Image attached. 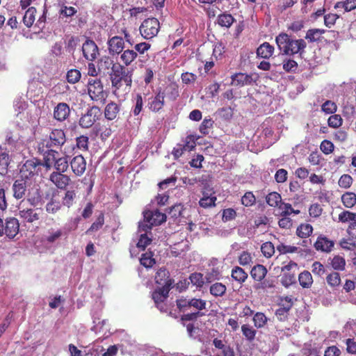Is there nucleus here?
Masks as SVG:
<instances>
[{"instance_id":"51","label":"nucleus","mask_w":356,"mask_h":356,"mask_svg":"<svg viewBox=\"0 0 356 356\" xmlns=\"http://www.w3.org/2000/svg\"><path fill=\"white\" fill-rule=\"evenodd\" d=\"M104 223V214L101 213L96 220L92 224L90 227L86 231V234H90L92 232H96L99 230Z\"/></svg>"},{"instance_id":"64","label":"nucleus","mask_w":356,"mask_h":356,"mask_svg":"<svg viewBox=\"0 0 356 356\" xmlns=\"http://www.w3.org/2000/svg\"><path fill=\"white\" fill-rule=\"evenodd\" d=\"M352 177L347 174L343 175L338 181L339 186L343 188H348L352 185Z\"/></svg>"},{"instance_id":"57","label":"nucleus","mask_w":356,"mask_h":356,"mask_svg":"<svg viewBox=\"0 0 356 356\" xmlns=\"http://www.w3.org/2000/svg\"><path fill=\"white\" fill-rule=\"evenodd\" d=\"M213 120L211 118H204L201 123L199 130L201 134L207 135L209 134V130L213 127Z\"/></svg>"},{"instance_id":"12","label":"nucleus","mask_w":356,"mask_h":356,"mask_svg":"<svg viewBox=\"0 0 356 356\" xmlns=\"http://www.w3.org/2000/svg\"><path fill=\"white\" fill-rule=\"evenodd\" d=\"M82 51L84 58L90 61L94 60L99 54V49L92 40H86L83 44Z\"/></svg>"},{"instance_id":"60","label":"nucleus","mask_w":356,"mask_h":356,"mask_svg":"<svg viewBox=\"0 0 356 356\" xmlns=\"http://www.w3.org/2000/svg\"><path fill=\"white\" fill-rule=\"evenodd\" d=\"M76 147L82 151H87L88 149L89 139L88 136H80L76 138Z\"/></svg>"},{"instance_id":"30","label":"nucleus","mask_w":356,"mask_h":356,"mask_svg":"<svg viewBox=\"0 0 356 356\" xmlns=\"http://www.w3.org/2000/svg\"><path fill=\"white\" fill-rule=\"evenodd\" d=\"M68 166L69 165L67 157H58L54 165H52V168L55 170L53 172L64 173L67 171Z\"/></svg>"},{"instance_id":"48","label":"nucleus","mask_w":356,"mask_h":356,"mask_svg":"<svg viewBox=\"0 0 356 356\" xmlns=\"http://www.w3.org/2000/svg\"><path fill=\"white\" fill-rule=\"evenodd\" d=\"M140 261L141 265L146 268H150L155 264V260L152 258V252L143 254Z\"/></svg>"},{"instance_id":"42","label":"nucleus","mask_w":356,"mask_h":356,"mask_svg":"<svg viewBox=\"0 0 356 356\" xmlns=\"http://www.w3.org/2000/svg\"><path fill=\"white\" fill-rule=\"evenodd\" d=\"M226 289L225 285L220 282H216L210 286V293L216 297L222 296L226 292Z\"/></svg>"},{"instance_id":"61","label":"nucleus","mask_w":356,"mask_h":356,"mask_svg":"<svg viewBox=\"0 0 356 356\" xmlns=\"http://www.w3.org/2000/svg\"><path fill=\"white\" fill-rule=\"evenodd\" d=\"M339 220L342 222H346L348 221L352 222L353 220H356V213L349 211H344L339 213Z\"/></svg>"},{"instance_id":"3","label":"nucleus","mask_w":356,"mask_h":356,"mask_svg":"<svg viewBox=\"0 0 356 356\" xmlns=\"http://www.w3.org/2000/svg\"><path fill=\"white\" fill-rule=\"evenodd\" d=\"M87 86L88 93L92 100L101 103L104 102L106 95L100 79H90Z\"/></svg>"},{"instance_id":"35","label":"nucleus","mask_w":356,"mask_h":356,"mask_svg":"<svg viewBox=\"0 0 356 356\" xmlns=\"http://www.w3.org/2000/svg\"><path fill=\"white\" fill-rule=\"evenodd\" d=\"M298 280L300 286L303 288H309L313 283L312 276L311 273L307 270L300 273Z\"/></svg>"},{"instance_id":"47","label":"nucleus","mask_w":356,"mask_h":356,"mask_svg":"<svg viewBox=\"0 0 356 356\" xmlns=\"http://www.w3.org/2000/svg\"><path fill=\"white\" fill-rule=\"evenodd\" d=\"M326 280L327 284L332 287L338 286L341 284V277L339 273L334 272L329 274Z\"/></svg>"},{"instance_id":"40","label":"nucleus","mask_w":356,"mask_h":356,"mask_svg":"<svg viewBox=\"0 0 356 356\" xmlns=\"http://www.w3.org/2000/svg\"><path fill=\"white\" fill-rule=\"evenodd\" d=\"M313 231V227L310 224H301L296 230L297 235L300 238L309 236Z\"/></svg>"},{"instance_id":"45","label":"nucleus","mask_w":356,"mask_h":356,"mask_svg":"<svg viewBox=\"0 0 356 356\" xmlns=\"http://www.w3.org/2000/svg\"><path fill=\"white\" fill-rule=\"evenodd\" d=\"M116 63H114L113 59L109 56H103L99 61V69H102L104 70L111 69L113 70V67L115 66Z\"/></svg>"},{"instance_id":"38","label":"nucleus","mask_w":356,"mask_h":356,"mask_svg":"<svg viewBox=\"0 0 356 356\" xmlns=\"http://www.w3.org/2000/svg\"><path fill=\"white\" fill-rule=\"evenodd\" d=\"M266 201L270 207H279L282 203V197L278 193L272 192L266 195Z\"/></svg>"},{"instance_id":"22","label":"nucleus","mask_w":356,"mask_h":356,"mask_svg":"<svg viewBox=\"0 0 356 356\" xmlns=\"http://www.w3.org/2000/svg\"><path fill=\"white\" fill-rule=\"evenodd\" d=\"M26 197V201L33 207H38L41 203L42 195L40 190L37 188H29Z\"/></svg>"},{"instance_id":"55","label":"nucleus","mask_w":356,"mask_h":356,"mask_svg":"<svg viewBox=\"0 0 356 356\" xmlns=\"http://www.w3.org/2000/svg\"><path fill=\"white\" fill-rule=\"evenodd\" d=\"M194 146L189 145L188 143L186 144L185 145H177L175 147H174L172 154L175 158L180 157L184 151H190Z\"/></svg>"},{"instance_id":"56","label":"nucleus","mask_w":356,"mask_h":356,"mask_svg":"<svg viewBox=\"0 0 356 356\" xmlns=\"http://www.w3.org/2000/svg\"><path fill=\"white\" fill-rule=\"evenodd\" d=\"M256 202V198L252 192H246L241 197V203L245 207L252 206Z\"/></svg>"},{"instance_id":"10","label":"nucleus","mask_w":356,"mask_h":356,"mask_svg":"<svg viewBox=\"0 0 356 356\" xmlns=\"http://www.w3.org/2000/svg\"><path fill=\"white\" fill-rule=\"evenodd\" d=\"M106 44L108 54L112 56L120 55L125 47L123 38L118 35L109 38Z\"/></svg>"},{"instance_id":"41","label":"nucleus","mask_w":356,"mask_h":356,"mask_svg":"<svg viewBox=\"0 0 356 356\" xmlns=\"http://www.w3.org/2000/svg\"><path fill=\"white\" fill-rule=\"evenodd\" d=\"M330 264L336 270H343L346 266V260L343 257L336 255L331 259Z\"/></svg>"},{"instance_id":"49","label":"nucleus","mask_w":356,"mask_h":356,"mask_svg":"<svg viewBox=\"0 0 356 356\" xmlns=\"http://www.w3.org/2000/svg\"><path fill=\"white\" fill-rule=\"evenodd\" d=\"M188 304L190 307H193L200 312L206 308L207 302L200 298H191Z\"/></svg>"},{"instance_id":"5","label":"nucleus","mask_w":356,"mask_h":356,"mask_svg":"<svg viewBox=\"0 0 356 356\" xmlns=\"http://www.w3.org/2000/svg\"><path fill=\"white\" fill-rule=\"evenodd\" d=\"M159 29V22L154 17L145 19L139 28L141 35L147 40L152 39L156 36Z\"/></svg>"},{"instance_id":"18","label":"nucleus","mask_w":356,"mask_h":356,"mask_svg":"<svg viewBox=\"0 0 356 356\" xmlns=\"http://www.w3.org/2000/svg\"><path fill=\"white\" fill-rule=\"evenodd\" d=\"M27 181L23 179H18L13 184L12 190L15 199H22L26 195Z\"/></svg>"},{"instance_id":"46","label":"nucleus","mask_w":356,"mask_h":356,"mask_svg":"<svg viewBox=\"0 0 356 356\" xmlns=\"http://www.w3.org/2000/svg\"><path fill=\"white\" fill-rule=\"evenodd\" d=\"M95 129H96L97 134H99L102 139L108 138L112 134L111 129L106 125H100L98 124L95 125Z\"/></svg>"},{"instance_id":"29","label":"nucleus","mask_w":356,"mask_h":356,"mask_svg":"<svg viewBox=\"0 0 356 356\" xmlns=\"http://www.w3.org/2000/svg\"><path fill=\"white\" fill-rule=\"evenodd\" d=\"M137 56L138 54L134 49L123 50L120 54V59L126 66L131 65Z\"/></svg>"},{"instance_id":"16","label":"nucleus","mask_w":356,"mask_h":356,"mask_svg":"<svg viewBox=\"0 0 356 356\" xmlns=\"http://www.w3.org/2000/svg\"><path fill=\"white\" fill-rule=\"evenodd\" d=\"M155 282L160 287L171 289L173 282L169 277V272L165 268H161L155 275Z\"/></svg>"},{"instance_id":"32","label":"nucleus","mask_w":356,"mask_h":356,"mask_svg":"<svg viewBox=\"0 0 356 356\" xmlns=\"http://www.w3.org/2000/svg\"><path fill=\"white\" fill-rule=\"evenodd\" d=\"M232 277L239 283L244 282L248 278V273L238 266H236L232 270Z\"/></svg>"},{"instance_id":"27","label":"nucleus","mask_w":356,"mask_h":356,"mask_svg":"<svg viewBox=\"0 0 356 356\" xmlns=\"http://www.w3.org/2000/svg\"><path fill=\"white\" fill-rule=\"evenodd\" d=\"M274 47L268 42H264L261 44L257 50L258 56L263 58H269L273 54Z\"/></svg>"},{"instance_id":"11","label":"nucleus","mask_w":356,"mask_h":356,"mask_svg":"<svg viewBox=\"0 0 356 356\" xmlns=\"http://www.w3.org/2000/svg\"><path fill=\"white\" fill-rule=\"evenodd\" d=\"M65 235L66 232L61 228H51L43 236L42 242L47 245H53Z\"/></svg>"},{"instance_id":"63","label":"nucleus","mask_w":356,"mask_h":356,"mask_svg":"<svg viewBox=\"0 0 356 356\" xmlns=\"http://www.w3.org/2000/svg\"><path fill=\"white\" fill-rule=\"evenodd\" d=\"M321 109L327 114L334 113L337 111V105L334 102L327 100L323 104Z\"/></svg>"},{"instance_id":"13","label":"nucleus","mask_w":356,"mask_h":356,"mask_svg":"<svg viewBox=\"0 0 356 356\" xmlns=\"http://www.w3.org/2000/svg\"><path fill=\"white\" fill-rule=\"evenodd\" d=\"M70 165L73 173L77 177L83 175L86 169V161L82 155L73 157Z\"/></svg>"},{"instance_id":"54","label":"nucleus","mask_w":356,"mask_h":356,"mask_svg":"<svg viewBox=\"0 0 356 356\" xmlns=\"http://www.w3.org/2000/svg\"><path fill=\"white\" fill-rule=\"evenodd\" d=\"M241 331L245 337L250 341H252L256 335V330L248 325H243Z\"/></svg>"},{"instance_id":"8","label":"nucleus","mask_w":356,"mask_h":356,"mask_svg":"<svg viewBox=\"0 0 356 356\" xmlns=\"http://www.w3.org/2000/svg\"><path fill=\"white\" fill-rule=\"evenodd\" d=\"M232 85L238 87L250 86L256 83L258 76L255 74L235 73L231 77Z\"/></svg>"},{"instance_id":"34","label":"nucleus","mask_w":356,"mask_h":356,"mask_svg":"<svg viewBox=\"0 0 356 356\" xmlns=\"http://www.w3.org/2000/svg\"><path fill=\"white\" fill-rule=\"evenodd\" d=\"M216 201V197L211 195L207 192L203 193V197L200 199L199 204L203 208H208L215 206V202Z\"/></svg>"},{"instance_id":"59","label":"nucleus","mask_w":356,"mask_h":356,"mask_svg":"<svg viewBox=\"0 0 356 356\" xmlns=\"http://www.w3.org/2000/svg\"><path fill=\"white\" fill-rule=\"evenodd\" d=\"M283 69L288 72H294L298 68V63L292 59H285L282 61Z\"/></svg>"},{"instance_id":"26","label":"nucleus","mask_w":356,"mask_h":356,"mask_svg":"<svg viewBox=\"0 0 356 356\" xmlns=\"http://www.w3.org/2000/svg\"><path fill=\"white\" fill-rule=\"evenodd\" d=\"M266 274L267 269L261 264L254 266L250 271L251 277L257 282L261 281L266 277Z\"/></svg>"},{"instance_id":"23","label":"nucleus","mask_w":356,"mask_h":356,"mask_svg":"<svg viewBox=\"0 0 356 356\" xmlns=\"http://www.w3.org/2000/svg\"><path fill=\"white\" fill-rule=\"evenodd\" d=\"M334 246V242L329 240L325 236H320L317 238L314 243V247L316 250L322 252H330Z\"/></svg>"},{"instance_id":"50","label":"nucleus","mask_w":356,"mask_h":356,"mask_svg":"<svg viewBox=\"0 0 356 356\" xmlns=\"http://www.w3.org/2000/svg\"><path fill=\"white\" fill-rule=\"evenodd\" d=\"M325 32L323 29H310L306 34V39L309 40L311 42H315L319 40L320 36Z\"/></svg>"},{"instance_id":"37","label":"nucleus","mask_w":356,"mask_h":356,"mask_svg":"<svg viewBox=\"0 0 356 356\" xmlns=\"http://www.w3.org/2000/svg\"><path fill=\"white\" fill-rule=\"evenodd\" d=\"M218 24L222 27L229 28L234 22V18L232 15L222 13L218 16Z\"/></svg>"},{"instance_id":"15","label":"nucleus","mask_w":356,"mask_h":356,"mask_svg":"<svg viewBox=\"0 0 356 356\" xmlns=\"http://www.w3.org/2000/svg\"><path fill=\"white\" fill-rule=\"evenodd\" d=\"M49 180L59 189H65L71 182L70 177L60 172H52L49 176Z\"/></svg>"},{"instance_id":"62","label":"nucleus","mask_w":356,"mask_h":356,"mask_svg":"<svg viewBox=\"0 0 356 356\" xmlns=\"http://www.w3.org/2000/svg\"><path fill=\"white\" fill-rule=\"evenodd\" d=\"M277 250L280 254L293 253L298 251V248L293 245H286L283 243H280L276 247Z\"/></svg>"},{"instance_id":"19","label":"nucleus","mask_w":356,"mask_h":356,"mask_svg":"<svg viewBox=\"0 0 356 356\" xmlns=\"http://www.w3.org/2000/svg\"><path fill=\"white\" fill-rule=\"evenodd\" d=\"M165 93L159 90L154 97L149 99V108L153 112H159L164 105Z\"/></svg>"},{"instance_id":"36","label":"nucleus","mask_w":356,"mask_h":356,"mask_svg":"<svg viewBox=\"0 0 356 356\" xmlns=\"http://www.w3.org/2000/svg\"><path fill=\"white\" fill-rule=\"evenodd\" d=\"M341 200L346 208H352L356 204V194L346 192L341 196Z\"/></svg>"},{"instance_id":"53","label":"nucleus","mask_w":356,"mask_h":356,"mask_svg":"<svg viewBox=\"0 0 356 356\" xmlns=\"http://www.w3.org/2000/svg\"><path fill=\"white\" fill-rule=\"evenodd\" d=\"M81 76L79 70L76 69L70 70L67 73V80L70 83H75L78 82Z\"/></svg>"},{"instance_id":"24","label":"nucleus","mask_w":356,"mask_h":356,"mask_svg":"<svg viewBox=\"0 0 356 356\" xmlns=\"http://www.w3.org/2000/svg\"><path fill=\"white\" fill-rule=\"evenodd\" d=\"M120 108L118 104H116L113 102L108 103L106 106L105 109H104L105 118L108 120H115L117 118V116L120 112Z\"/></svg>"},{"instance_id":"9","label":"nucleus","mask_w":356,"mask_h":356,"mask_svg":"<svg viewBox=\"0 0 356 356\" xmlns=\"http://www.w3.org/2000/svg\"><path fill=\"white\" fill-rule=\"evenodd\" d=\"M40 163L36 159H29L22 165L19 170L21 179H28L38 173Z\"/></svg>"},{"instance_id":"1","label":"nucleus","mask_w":356,"mask_h":356,"mask_svg":"<svg viewBox=\"0 0 356 356\" xmlns=\"http://www.w3.org/2000/svg\"><path fill=\"white\" fill-rule=\"evenodd\" d=\"M132 72L122 65L117 63L113 67L110 74L112 87L114 88L113 93L120 97L121 90L128 93L132 83Z\"/></svg>"},{"instance_id":"28","label":"nucleus","mask_w":356,"mask_h":356,"mask_svg":"<svg viewBox=\"0 0 356 356\" xmlns=\"http://www.w3.org/2000/svg\"><path fill=\"white\" fill-rule=\"evenodd\" d=\"M77 198L76 192L74 189H68L65 191V195L62 199V204L70 208L72 207Z\"/></svg>"},{"instance_id":"58","label":"nucleus","mask_w":356,"mask_h":356,"mask_svg":"<svg viewBox=\"0 0 356 356\" xmlns=\"http://www.w3.org/2000/svg\"><path fill=\"white\" fill-rule=\"evenodd\" d=\"M253 321L254 323V325L258 327H262L264 326V325L267 322V318L266 316L261 312H257L254 314L253 317Z\"/></svg>"},{"instance_id":"4","label":"nucleus","mask_w":356,"mask_h":356,"mask_svg":"<svg viewBox=\"0 0 356 356\" xmlns=\"http://www.w3.org/2000/svg\"><path fill=\"white\" fill-rule=\"evenodd\" d=\"M66 136L60 129H52L47 138L43 140V145L47 148L60 149L66 143Z\"/></svg>"},{"instance_id":"44","label":"nucleus","mask_w":356,"mask_h":356,"mask_svg":"<svg viewBox=\"0 0 356 356\" xmlns=\"http://www.w3.org/2000/svg\"><path fill=\"white\" fill-rule=\"evenodd\" d=\"M165 93V97H167L169 99L174 101L179 96V91L177 87L174 84H170L165 88V90L163 91Z\"/></svg>"},{"instance_id":"39","label":"nucleus","mask_w":356,"mask_h":356,"mask_svg":"<svg viewBox=\"0 0 356 356\" xmlns=\"http://www.w3.org/2000/svg\"><path fill=\"white\" fill-rule=\"evenodd\" d=\"M10 163L9 155L6 152L0 154V175H6L8 171Z\"/></svg>"},{"instance_id":"17","label":"nucleus","mask_w":356,"mask_h":356,"mask_svg":"<svg viewBox=\"0 0 356 356\" xmlns=\"http://www.w3.org/2000/svg\"><path fill=\"white\" fill-rule=\"evenodd\" d=\"M19 224L15 218H8L4 225V234L8 238H13L19 232Z\"/></svg>"},{"instance_id":"14","label":"nucleus","mask_w":356,"mask_h":356,"mask_svg":"<svg viewBox=\"0 0 356 356\" xmlns=\"http://www.w3.org/2000/svg\"><path fill=\"white\" fill-rule=\"evenodd\" d=\"M144 218L152 225H159L166 220V215L156 209L154 211H146L143 213Z\"/></svg>"},{"instance_id":"33","label":"nucleus","mask_w":356,"mask_h":356,"mask_svg":"<svg viewBox=\"0 0 356 356\" xmlns=\"http://www.w3.org/2000/svg\"><path fill=\"white\" fill-rule=\"evenodd\" d=\"M36 9L31 7L25 12L23 17V22L26 27H31L35 19Z\"/></svg>"},{"instance_id":"2","label":"nucleus","mask_w":356,"mask_h":356,"mask_svg":"<svg viewBox=\"0 0 356 356\" xmlns=\"http://www.w3.org/2000/svg\"><path fill=\"white\" fill-rule=\"evenodd\" d=\"M279 49L282 55H293L303 50L306 43L302 39H291L286 33H280L275 38Z\"/></svg>"},{"instance_id":"6","label":"nucleus","mask_w":356,"mask_h":356,"mask_svg":"<svg viewBox=\"0 0 356 356\" xmlns=\"http://www.w3.org/2000/svg\"><path fill=\"white\" fill-rule=\"evenodd\" d=\"M18 209L19 217L24 222L31 223L40 220V212L42 210L38 208H24V200H22L19 203Z\"/></svg>"},{"instance_id":"43","label":"nucleus","mask_w":356,"mask_h":356,"mask_svg":"<svg viewBox=\"0 0 356 356\" xmlns=\"http://www.w3.org/2000/svg\"><path fill=\"white\" fill-rule=\"evenodd\" d=\"M152 241V235L147 234V233L140 234V237L137 243V247L142 250L151 243Z\"/></svg>"},{"instance_id":"7","label":"nucleus","mask_w":356,"mask_h":356,"mask_svg":"<svg viewBox=\"0 0 356 356\" xmlns=\"http://www.w3.org/2000/svg\"><path fill=\"white\" fill-rule=\"evenodd\" d=\"M101 111L97 106H92L79 120V125L83 128H90L99 120Z\"/></svg>"},{"instance_id":"52","label":"nucleus","mask_w":356,"mask_h":356,"mask_svg":"<svg viewBox=\"0 0 356 356\" xmlns=\"http://www.w3.org/2000/svg\"><path fill=\"white\" fill-rule=\"evenodd\" d=\"M261 251L266 258H270L275 252V246L271 242H266L262 244Z\"/></svg>"},{"instance_id":"31","label":"nucleus","mask_w":356,"mask_h":356,"mask_svg":"<svg viewBox=\"0 0 356 356\" xmlns=\"http://www.w3.org/2000/svg\"><path fill=\"white\" fill-rule=\"evenodd\" d=\"M62 204L58 199L53 196L45 206V210L48 213L55 214L61 209Z\"/></svg>"},{"instance_id":"20","label":"nucleus","mask_w":356,"mask_h":356,"mask_svg":"<svg viewBox=\"0 0 356 356\" xmlns=\"http://www.w3.org/2000/svg\"><path fill=\"white\" fill-rule=\"evenodd\" d=\"M70 107L66 103H59L54 111V118L58 121H64L70 115Z\"/></svg>"},{"instance_id":"21","label":"nucleus","mask_w":356,"mask_h":356,"mask_svg":"<svg viewBox=\"0 0 356 356\" xmlns=\"http://www.w3.org/2000/svg\"><path fill=\"white\" fill-rule=\"evenodd\" d=\"M48 149L44 153V166L47 170H51L52 165L59 157V153L54 148H47Z\"/></svg>"},{"instance_id":"25","label":"nucleus","mask_w":356,"mask_h":356,"mask_svg":"<svg viewBox=\"0 0 356 356\" xmlns=\"http://www.w3.org/2000/svg\"><path fill=\"white\" fill-rule=\"evenodd\" d=\"M170 290V289H168V286L164 288L157 286L152 293V298L155 304L163 303L168 297Z\"/></svg>"}]
</instances>
